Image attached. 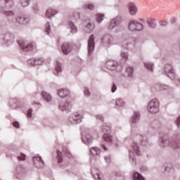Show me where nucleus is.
Here are the masks:
<instances>
[{
    "mask_svg": "<svg viewBox=\"0 0 180 180\" xmlns=\"http://www.w3.org/2000/svg\"><path fill=\"white\" fill-rule=\"evenodd\" d=\"M16 20L18 23H20L21 25H27V23L29 22V18L26 17H18Z\"/></svg>",
    "mask_w": 180,
    "mask_h": 180,
    "instance_id": "obj_12",
    "label": "nucleus"
},
{
    "mask_svg": "<svg viewBox=\"0 0 180 180\" xmlns=\"http://www.w3.org/2000/svg\"><path fill=\"white\" fill-rule=\"evenodd\" d=\"M55 70L56 72H61V64L57 63Z\"/></svg>",
    "mask_w": 180,
    "mask_h": 180,
    "instance_id": "obj_29",
    "label": "nucleus"
},
{
    "mask_svg": "<svg viewBox=\"0 0 180 180\" xmlns=\"http://www.w3.org/2000/svg\"><path fill=\"white\" fill-rule=\"evenodd\" d=\"M57 13V11L56 10H53L52 8H49L46 11V18H50L51 16H54Z\"/></svg>",
    "mask_w": 180,
    "mask_h": 180,
    "instance_id": "obj_14",
    "label": "nucleus"
},
{
    "mask_svg": "<svg viewBox=\"0 0 180 180\" xmlns=\"http://www.w3.org/2000/svg\"><path fill=\"white\" fill-rule=\"evenodd\" d=\"M122 22V18H115L114 20H112L111 22H110L108 25V29H113L115 26H117V25H120Z\"/></svg>",
    "mask_w": 180,
    "mask_h": 180,
    "instance_id": "obj_7",
    "label": "nucleus"
},
{
    "mask_svg": "<svg viewBox=\"0 0 180 180\" xmlns=\"http://www.w3.org/2000/svg\"><path fill=\"white\" fill-rule=\"evenodd\" d=\"M101 130L104 134H108V133H110V127L108 126L107 124H104L101 127Z\"/></svg>",
    "mask_w": 180,
    "mask_h": 180,
    "instance_id": "obj_16",
    "label": "nucleus"
},
{
    "mask_svg": "<svg viewBox=\"0 0 180 180\" xmlns=\"http://www.w3.org/2000/svg\"><path fill=\"white\" fill-rule=\"evenodd\" d=\"M126 72L128 74V77H130V78H131V77H133V72H134V70L133 69V68L129 67L127 68Z\"/></svg>",
    "mask_w": 180,
    "mask_h": 180,
    "instance_id": "obj_23",
    "label": "nucleus"
},
{
    "mask_svg": "<svg viewBox=\"0 0 180 180\" xmlns=\"http://www.w3.org/2000/svg\"><path fill=\"white\" fill-rule=\"evenodd\" d=\"M33 63H32V65H36V60H32Z\"/></svg>",
    "mask_w": 180,
    "mask_h": 180,
    "instance_id": "obj_43",
    "label": "nucleus"
},
{
    "mask_svg": "<svg viewBox=\"0 0 180 180\" xmlns=\"http://www.w3.org/2000/svg\"><path fill=\"white\" fill-rule=\"evenodd\" d=\"M122 68V66H120V68H117V70H115V71H119L117 70H120Z\"/></svg>",
    "mask_w": 180,
    "mask_h": 180,
    "instance_id": "obj_44",
    "label": "nucleus"
},
{
    "mask_svg": "<svg viewBox=\"0 0 180 180\" xmlns=\"http://www.w3.org/2000/svg\"><path fill=\"white\" fill-rule=\"evenodd\" d=\"M62 51L63 54H70V53H71V46L67 43L64 44L62 46Z\"/></svg>",
    "mask_w": 180,
    "mask_h": 180,
    "instance_id": "obj_9",
    "label": "nucleus"
},
{
    "mask_svg": "<svg viewBox=\"0 0 180 180\" xmlns=\"http://www.w3.org/2000/svg\"><path fill=\"white\" fill-rule=\"evenodd\" d=\"M140 119V113L139 112H135L134 115L131 119L132 123H136V120H139Z\"/></svg>",
    "mask_w": 180,
    "mask_h": 180,
    "instance_id": "obj_21",
    "label": "nucleus"
},
{
    "mask_svg": "<svg viewBox=\"0 0 180 180\" xmlns=\"http://www.w3.org/2000/svg\"><path fill=\"white\" fill-rule=\"evenodd\" d=\"M65 154H67V153H68V150H66V151H64Z\"/></svg>",
    "mask_w": 180,
    "mask_h": 180,
    "instance_id": "obj_45",
    "label": "nucleus"
},
{
    "mask_svg": "<svg viewBox=\"0 0 180 180\" xmlns=\"http://www.w3.org/2000/svg\"><path fill=\"white\" fill-rule=\"evenodd\" d=\"M57 158L58 162H63V155L61 154V152L57 151Z\"/></svg>",
    "mask_w": 180,
    "mask_h": 180,
    "instance_id": "obj_25",
    "label": "nucleus"
},
{
    "mask_svg": "<svg viewBox=\"0 0 180 180\" xmlns=\"http://www.w3.org/2000/svg\"><path fill=\"white\" fill-rule=\"evenodd\" d=\"M126 103H124V101H123V99L122 98H117L116 101H115V105L117 106H124Z\"/></svg>",
    "mask_w": 180,
    "mask_h": 180,
    "instance_id": "obj_20",
    "label": "nucleus"
},
{
    "mask_svg": "<svg viewBox=\"0 0 180 180\" xmlns=\"http://www.w3.org/2000/svg\"><path fill=\"white\" fill-rule=\"evenodd\" d=\"M145 67L149 70L153 71V67H154V64L153 63H145Z\"/></svg>",
    "mask_w": 180,
    "mask_h": 180,
    "instance_id": "obj_27",
    "label": "nucleus"
},
{
    "mask_svg": "<svg viewBox=\"0 0 180 180\" xmlns=\"http://www.w3.org/2000/svg\"><path fill=\"white\" fill-rule=\"evenodd\" d=\"M18 160H19V161H25V160H26V155L20 153V155L18 156Z\"/></svg>",
    "mask_w": 180,
    "mask_h": 180,
    "instance_id": "obj_28",
    "label": "nucleus"
},
{
    "mask_svg": "<svg viewBox=\"0 0 180 180\" xmlns=\"http://www.w3.org/2000/svg\"><path fill=\"white\" fill-rule=\"evenodd\" d=\"M70 121L72 122V118H70Z\"/></svg>",
    "mask_w": 180,
    "mask_h": 180,
    "instance_id": "obj_46",
    "label": "nucleus"
},
{
    "mask_svg": "<svg viewBox=\"0 0 180 180\" xmlns=\"http://www.w3.org/2000/svg\"><path fill=\"white\" fill-rule=\"evenodd\" d=\"M30 61H32V60H30L28 61V64H30Z\"/></svg>",
    "mask_w": 180,
    "mask_h": 180,
    "instance_id": "obj_47",
    "label": "nucleus"
},
{
    "mask_svg": "<svg viewBox=\"0 0 180 180\" xmlns=\"http://www.w3.org/2000/svg\"><path fill=\"white\" fill-rule=\"evenodd\" d=\"M69 94H70V91L65 89H61L58 91V95L60 98H65V96H68Z\"/></svg>",
    "mask_w": 180,
    "mask_h": 180,
    "instance_id": "obj_11",
    "label": "nucleus"
},
{
    "mask_svg": "<svg viewBox=\"0 0 180 180\" xmlns=\"http://www.w3.org/2000/svg\"><path fill=\"white\" fill-rule=\"evenodd\" d=\"M133 149L134 153H136L137 155H140V151L139 150V146H137V144L134 143Z\"/></svg>",
    "mask_w": 180,
    "mask_h": 180,
    "instance_id": "obj_24",
    "label": "nucleus"
},
{
    "mask_svg": "<svg viewBox=\"0 0 180 180\" xmlns=\"http://www.w3.org/2000/svg\"><path fill=\"white\" fill-rule=\"evenodd\" d=\"M121 57H122V58H125V60H127V53H121Z\"/></svg>",
    "mask_w": 180,
    "mask_h": 180,
    "instance_id": "obj_38",
    "label": "nucleus"
},
{
    "mask_svg": "<svg viewBox=\"0 0 180 180\" xmlns=\"http://www.w3.org/2000/svg\"><path fill=\"white\" fill-rule=\"evenodd\" d=\"M103 138L105 141H108V143H112V136L109 134H104Z\"/></svg>",
    "mask_w": 180,
    "mask_h": 180,
    "instance_id": "obj_19",
    "label": "nucleus"
},
{
    "mask_svg": "<svg viewBox=\"0 0 180 180\" xmlns=\"http://www.w3.org/2000/svg\"><path fill=\"white\" fill-rule=\"evenodd\" d=\"M102 147H103V150H104L105 151H106V150H108V149L106 148V146H105L104 145H103Z\"/></svg>",
    "mask_w": 180,
    "mask_h": 180,
    "instance_id": "obj_42",
    "label": "nucleus"
},
{
    "mask_svg": "<svg viewBox=\"0 0 180 180\" xmlns=\"http://www.w3.org/2000/svg\"><path fill=\"white\" fill-rule=\"evenodd\" d=\"M160 110V102L157 99H153L148 105V111L149 113H157Z\"/></svg>",
    "mask_w": 180,
    "mask_h": 180,
    "instance_id": "obj_1",
    "label": "nucleus"
},
{
    "mask_svg": "<svg viewBox=\"0 0 180 180\" xmlns=\"http://www.w3.org/2000/svg\"><path fill=\"white\" fill-rule=\"evenodd\" d=\"M105 66L108 70H110L111 71H115V70H117V68H120V65H117V62L115 60L107 61Z\"/></svg>",
    "mask_w": 180,
    "mask_h": 180,
    "instance_id": "obj_4",
    "label": "nucleus"
},
{
    "mask_svg": "<svg viewBox=\"0 0 180 180\" xmlns=\"http://www.w3.org/2000/svg\"><path fill=\"white\" fill-rule=\"evenodd\" d=\"M91 174L95 179L105 180V176H103V174H101L98 170L96 172L92 171Z\"/></svg>",
    "mask_w": 180,
    "mask_h": 180,
    "instance_id": "obj_8",
    "label": "nucleus"
},
{
    "mask_svg": "<svg viewBox=\"0 0 180 180\" xmlns=\"http://www.w3.org/2000/svg\"><path fill=\"white\" fill-rule=\"evenodd\" d=\"M68 106H70V103L66 102L64 105H59V109H60V110H68Z\"/></svg>",
    "mask_w": 180,
    "mask_h": 180,
    "instance_id": "obj_22",
    "label": "nucleus"
},
{
    "mask_svg": "<svg viewBox=\"0 0 180 180\" xmlns=\"http://www.w3.org/2000/svg\"><path fill=\"white\" fill-rule=\"evenodd\" d=\"M71 32L72 33H77V27H75V25H72L71 27Z\"/></svg>",
    "mask_w": 180,
    "mask_h": 180,
    "instance_id": "obj_34",
    "label": "nucleus"
},
{
    "mask_svg": "<svg viewBox=\"0 0 180 180\" xmlns=\"http://www.w3.org/2000/svg\"><path fill=\"white\" fill-rule=\"evenodd\" d=\"M86 27H87V29H89L90 32H91V30H94V26H92V24H91V23H89L86 25Z\"/></svg>",
    "mask_w": 180,
    "mask_h": 180,
    "instance_id": "obj_36",
    "label": "nucleus"
},
{
    "mask_svg": "<svg viewBox=\"0 0 180 180\" xmlns=\"http://www.w3.org/2000/svg\"><path fill=\"white\" fill-rule=\"evenodd\" d=\"M18 44L23 51H37L36 44L30 43L25 46V41H18Z\"/></svg>",
    "mask_w": 180,
    "mask_h": 180,
    "instance_id": "obj_2",
    "label": "nucleus"
},
{
    "mask_svg": "<svg viewBox=\"0 0 180 180\" xmlns=\"http://www.w3.org/2000/svg\"><path fill=\"white\" fill-rule=\"evenodd\" d=\"M88 141H89V142H91V139H89Z\"/></svg>",
    "mask_w": 180,
    "mask_h": 180,
    "instance_id": "obj_48",
    "label": "nucleus"
},
{
    "mask_svg": "<svg viewBox=\"0 0 180 180\" xmlns=\"http://www.w3.org/2000/svg\"><path fill=\"white\" fill-rule=\"evenodd\" d=\"M41 96L45 101H46V102H50V101H51V96H50V94L46 91L41 92Z\"/></svg>",
    "mask_w": 180,
    "mask_h": 180,
    "instance_id": "obj_13",
    "label": "nucleus"
},
{
    "mask_svg": "<svg viewBox=\"0 0 180 180\" xmlns=\"http://www.w3.org/2000/svg\"><path fill=\"white\" fill-rule=\"evenodd\" d=\"M32 112H33V110H32V108L28 110V111H27V117H32Z\"/></svg>",
    "mask_w": 180,
    "mask_h": 180,
    "instance_id": "obj_37",
    "label": "nucleus"
},
{
    "mask_svg": "<svg viewBox=\"0 0 180 180\" xmlns=\"http://www.w3.org/2000/svg\"><path fill=\"white\" fill-rule=\"evenodd\" d=\"M176 125L180 126V117L177 119Z\"/></svg>",
    "mask_w": 180,
    "mask_h": 180,
    "instance_id": "obj_41",
    "label": "nucleus"
},
{
    "mask_svg": "<svg viewBox=\"0 0 180 180\" xmlns=\"http://www.w3.org/2000/svg\"><path fill=\"white\" fill-rule=\"evenodd\" d=\"M84 93L86 96H89L91 95V93H89V90L86 89H84Z\"/></svg>",
    "mask_w": 180,
    "mask_h": 180,
    "instance_id": "obj_33",
    "label": "nucleus"
},
{
    "mask_svg": "<svg viewBox=\"0 0 180 180\" xmlns=\"http://www.w3.org/2000/svg\"><path fill=\"white\" fill-rule=\"evenodd\" d=\"M132 179L134 180H145L144 177H143V176H141V174H140L139 172H135L132 175Z\"/></svg>",
    "mask_w": 180,
    "mask_h": 180,
    "instance_id": "obj_17",
    "label": "nucleus"
},
{
    "mask_svg": "<svg viewBox=\"0 0 180 180\" xmlns=\"http://www.w3.org/2000/svg\"><path fill=\"white\" fill-rule=\"evenodd\" d=\"M116 89H117L116 84H113L112 87V92H116Z\"/></svg>",
    "mask_w": 180,
    "mask_h": 180,
    "instance_id": "obj_39",
    "label": "nucleus"
},
{
    "mask_svg": "<svg viewBox=\"0 0 180 180\" xmlns=\"http://www.w3.org/2000/svg\"><path fill=\"white\" fill-rule=\"evenodd\" d=\"M84 8L85 9H89L90 11H94V9H95V6L91 4H86Z\"/></svg>",
    "mask_w": 180,
    "mask_h": 180,
    "instance_id": "obj_26",
    "label": "nucleus"
},
{
    "mask_svg": "<svg viewBox=\"0 0 180 180\" xmlns=\"http://www.w3.org/2000/svg\"><path fill=\"white\" fill-rule=\"evenodd\" d=\"M32 160L34 165L37 168H43L44 167V162L41 160V157H34Z\"/></svg>",
    "mask_w": 180,
    "mask_h": 180,
    "instance_id": "obj_5",
    "label": "nucleus"
},
{
    "mask_svg": "<svg viewBox=\"0 0 180 180\" xmlns=\"http://www.w3.org/2000/svg\"><path fill=\"white\" fill-rule=\"evenodd\" d=\"M21 5L22 6H27V5H29V1L28 0H22Z\"/></svg>",
    "mask_w": 180,
    "mask_h": 180,
    "instance_id": "obj_31",
    "label": "nucleus"
},
{
    "mask_svg": "<svg viewBox=\"0 0 180 180\" xmlns=\"http://www.w3.org/2000/svg\"><path fill=\"white\" fill-rule=\"evenodd\" d=\"M128 8L130 15H136V13H137V8H136V5H134V4L129 3L128 4Z\"/></svg>",
    "mask_w": 180,
    "mask_h": 180,
    "instance_id": "obj_10",
    "label": "nucleus"
},
{
    "mask_svg": "<svg viewBox=\"0 0 180 180\" xmlns=\"http://www.w3.org/2000/svg\"><path fill=\"white\" fill-rule=\"evenodd\" d=\"M96 16V22H98V23H101V22L103 20V18H105V14L97 13Z\"/></svg>",
    "mask_w": 180,
    "mask_h": 180,
    "instance_id": "obj_18",
    "label": "nucleus"
},
{
    "mask_svg": "<svg viewBox=\"0 0 180 180\" xmlns=\"http://www.w3.org/2000/svg\"><path fill=\"white\" fill-rule=\"evenodd\" d=\"M13 127H15L16 129H19V122H13Z\"/></svg>",
    "mask_w": 180,
    "mask_h": 180,
    "instance_id": "obj_35",
    "label": "nucleus"
},
{
    "mask_svg": "<svg viewBox=\"0 0 180 180\" xmlns=\"http://www.w3.org/2000/svg\"><path fill=\"white\" fill-rule=\"evenodd\" d=\"M88 46L89 54H91V52L94 51V49L95 48V37H94V35L90 36L89 39Z\"/></svg>",
    "mask_w": 180,
    "mask_h": 180,
    "instance_id": "obj_6",
    "label": "nucleus"
},
{
    "mask_svg": "<svg viewBox=\"0 0 180 180\" xmlns=\"http://www.w3.org/2000/svg\"><path fill=\"white\" fill-rule=\"evenodd\" d=\"M128 29L131 32H140V30H143V26L137 20H131L129 23Z\"/></svg>",
    "mask_w": 180,
    "mask_h": 180,
    "instance_id": "obj_3",
    "label": "nucleus"
},
{
    "mask_svg": "<svg viewBox=\"0 0 180 180\" xmlns=\"http://www.w3.org/2000/svg\"><path fill=\"white\" fill-rule=\"evenodd\" d=\"M74 116H75V117L77 118L75 122L76 123H78V122H79V120L81 119V115H79V114H78V112L75 113Z\"/></svg>",
    "mask_w": 180,
    "mask_h": 180,
    "instance_id": "obj_30",
    "label": "nucleus"
},
{
    "mask_svg": "<svg viewBox=\"0 0 180 180\" xmlns=\"http://www.w3.org/2000/svg\"><path fill=\"white\" fill-rule=\"evenodd\" d=\"M45 32H46V33H47L48 34H49V33H50V24H49V23H46V24Z\"/></svg>",
    "mask_w": 180,
    "mask_h": 180,
    "instance_id": "obj_32",
    "label": "nucleus"
},
{
    "mask_svg": "<svg viewBox=\"0 0 180 180\" xmlns=\"http://www.w3.org/2000/svg\"><path fill=\"white\" fill-rule=\"evenodd\" d=\"M97 119L98 120H101V122H103V117H102L101 115L97 116Z\"/></svg>",
    "mask_w": 180,
    "mask_h": 180,
    "instance_id": "obj_40",
    "label": "nucleus"
},
{
    "mask_svg": "<svg viewBox=\"0 0 180 180\" xmlns=\"http://www.w3.org/2000/svg\"><path fill=\"white\" fill-rule=\"evenodd\" d=\"M90 153L91 154V155H99V154H101V150H99V148H92L90 150Z\"/></svg>",
    "mask_w": 180,
    "mask_h": 180,
    "instance_id": "obj_15",
    "label": "nucleus"
}]
</instances>
